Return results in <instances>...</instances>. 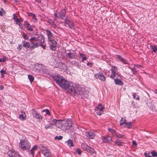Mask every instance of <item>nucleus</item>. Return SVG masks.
Instances as JSON below:
<instances>
[{"label": "nucleus", "instance_id": "obj_40", "mask_svg": "<svg viewBox=\"0 0 157 157\" xmlns=\"http://www.w3.org/2000/svg\"><path fill=\"white\" fill-rule=\"evenodd\" d=\"M76 66L79 68L80 69H82L83 67H84V66L82 65L79 62H78Z\"/></svg>", "mask_w": 157, "mask_h": 157}, {"label": "nucleus", "instance_id": "obj_55", "mask_svg": "<svg viewBox=\"0 0 157 157\" xmlns=\"http://www.w3.org/2000/svg\"><path fill=\"white\" fill-rule=\"evenodd\" d=\"M144 154L145 156V157H151V155H150L149 153H148V155H147L146 153L145 152L144 153Z\"/></svg>", "mask_w": 157, "mask_h": 157}, {"label": "nucleus", "instance_id": "obj_42", "mask_svg": "<svg viewBox=\"0 0 157 157\" xmlns=\"http://www.w3.org/2000/svg\"><path fill=\"white\" fill-rule=\"evenodd\" d=\"M93 64V63L89 62H87V63H86L87 66H90V67H92Z\"/></svg>", "mask_w": 157, "mask_h": 157}, {"label": "nucleus", "instance_id": "obj_15", "mask_svg": "<svg viewBox=\"0 0 157 157\" xmlns=\"http://www.w3.org/2000/svg\"><path fill=\"white\" fill-rule=\"evenodd\" d=\"M33 117L39 119H42V117L40 114H38L37 112L34 110V109L32 110Z\"/></svg>", "mask_w": 157, "mask_h": 157}, {"label": "nucleus", "instance_id": "obj_47", "mask_svg": "<svg viewBox=\"0 0 157 157\" xmlns=\"http://www.w3.org/2000/svg\"><path fill=\"white\" fill-rule=\"evenodd\" d=\"M131 69L133 74H136V71L135 67H134L132 68H131Z\"/></svg>", "mask_w": 157, "mask_h": 157}, {"label": "nucleus", "instance_id": "obj_56", "mask_svg": "<svg viewBox=\"0 0 157 157\" xmlns=\"http://www.w3.org/2000/svg\"><path fill=\"white\" fill-rule=\"evenodd\" d=\"M14 21H16L17 24H18L19 23H20L19 21V19L18 18H16V19H15Z\"/></svg>", "mask_w": 157, "mask_h": 157}, {"label": "nucleus", "instance_id": "obj_10", "mask_svg": "<svg viewBox=\"0 0 157 157\" xmlns=\"http://www.w3.org/2000/svg\"><path fill=\"white\" fill-rule=\"evenodd\" d=\"M94 77L97 79H99L102 81H104L105 80V77L101 72H99L95 75Z\"/></svg>", "mask_w": 157, "mask_h": 157}, {"label": "nucleus", "instance_id": "obj_3", "mask_svg": "<svg viewBox=\"0 0 157 157\" xmlns=\"http://www.w3.org/2000/svg\"><path fill=\"white\" fill-rule=\"evenodd\" d=\"M60 123L59 128H61L63 129H67L72 127V122L70 120H60Z\"/></svg>", "mask_w": 157, "mask_h": 157}, {"label": "nucleus", "instance_id": "obj_18", "mask_svg": "<svg viewBox=\"0 0 157 157\" xmlns=\"http://www.w3.org/2000/svg\"><path fill=\"white\" fill-rule=\"evenodd\" d=\"M22 43L23 44L22 45V47L24 48H25L26 49H28L30 48V44L29 42H26L24 40L22 41Z\"/></svg>", "mask_w": 157, "mask_h": 157}, {"label": "nucleus", "instance_id": "obj_32", "mask_svg": "<svg viewBox=\"0 0 157 157\" xmlns=\"http://www.w3.org/2000/svg\"><path fill=\"white\" fill-rule=\"evenodd\" d=\"M151 47L154 52L155 53L157 52V47L155 46L151 45Z\"/></svg>", "mask_w": 157, "mask_h": 157}, {"label": "nucleus", "instance_id": "obj_50", "mask_svg": "<svg viewBox=\"0 0 157 157\" xmlns=\"http://www.w3.org/2000/svg\"><path fill=\"white\" fill-rule=\"evenodd\" d=\"M108 129L109 132H111L113 134L115 133V131L113 129L109 128Z\"/></svg>", "mask_w": 157, "mask_h": 157}, {"label": "nucleus", "instance_id": "obj_19", "mask_svg": "<svg viewBox=\"0 0 157 157\" xmlns=\"http://www.w3.org/2000/svg\"><path fill=\"white\" fill-rule=\"evenodd\" d=\"M52 122L55 124V125L58 128H60L59 124H60V120H58L55 119H53L52 120Z\"/></svg>", "mask_w": 157, "mask_h": 157}, {"label": "nucleus", "instance_id": "obj_58", "mask_svg": "<svg viewBox=\"0 0 157 157\" xmlns=\"http://www.w3.org/2000/svg\"><path fill=\"white\" fill-rule=\"evenodd\" d=\"M70 21L69 20V18H68V17H67L66 18H65L64 21V23H66V22L68 21Z\"/></svg>", "mask_w": 157, "mask_h": 157}, {"label": "nucleus", "instance_id": "obj_4", "mask_svg": "<svg viewBox=\"0 0 157 157\" xmlns=\"http://www.w3.org/2000/svg\"><path fill=\"white\" fill-rule=\"evenodd\" d=\"M20 147L23 150H25L29 149L30 148V145L29 142L25 140H21L20 143Z\"/></svg>", "mask_w": 157, "mask_h": 157}, {"label": "nucleus", "instance_id": "obj_2", "mask_svg": "<svg viewBox=\"0 0 157 157\" xmlns=\"http://www.w3.org/2000/svg\"><path fill=\"white\" fill-rule=\"evenodd\" d=\"M36 36L31 37L29 40L31 42L30 47L31 50H33L35 48H38L40 45L41 43L43 42L42 40L43 35L35 34Z\"/></svg>", "mask_w": 157, "mask_h": 157}, {"label": "nucleus", "instance_id": "obj_36", "mask_svg": "<svg viewBox=\"0 0 157 157\" xmlns=\"http://www.w3.org/2000/svg\"><path fill=\"white\" fill-rule=\"evenodd\" d=\"M42 71L44 74H45L47 75H48L49 74V71L47 69L43 68L42 69Z\"/></svg>", "mask_w": 157, "mask_h": 157}, {"label": "nucleus", "instance_id": "obj_16", "mask_svg": "<svg viewBox=\"0 0 157 157\" xmlns=\"http://www.w3.org/2000/svg\"><path fill=\"white\" fill-rule=\"evenodd\" d=\"M104 109L103 107H97L95 108V111L98 115H100L103 113V110Z\"/></svg>", "mask_w": 157, "mask_h": 157}, {"label": "nucleus", "instance_id": "obj_11", "mask_svg": "<svg viewBox=\"0 0 157 157\" xmlns=\"http://www.w3.org/2000/svg\"><path fill=\"white\" fill-rule=\"evenodd\" d=\"M66 13V10L64 9L62 10L61 11L58 13V18L63 19L65 17Z\"/></svg>", "mask_w": 157, "mask_h": 157}, {"label": "nucleus", "instance_id": "obj_24", "mask_svg": "<svg viewBox=\"0 0 157 157\" xmlns=\"http://www.w3.org/2000/svg\"><path fill=\"white\" fill-rule=\"evenodd\" d=\"M37 149V146L36 145H34L31 149V154L33 156H34L35 153L34 151Z\"/></svg>", "mask_w": 157, "mask_h": 157}, {"label": "nucleus", "instance_id": "obj_37", "mask_svg": "<svg viewBox=\"0 0 157 157\" xmlns=\"http://www.w3.org/2000/svg\"><path fill=\"white\" fill-rule=\"evenodd\" d=\"M126 120L125 119H124L123 118H122L120 121V125H121L123 124H124L125 123V122H126Z\"/></svg>", "mask_w": 157, "mask_h": 157}, {"label": "nucleus", "instance_id": "obj_44", "mask_svg": "<svg viewBox=\"0 0 157 157\" xmlns=\"http://www.w3.org/2000/svg\"><path fill=\"white\" fill-rule=\"evenodd\" d=\"M63 138V137L62 136H56L55 137V140H57L58 139L59 140H61Z\"/></svg>", "mask_w": 157, "mask_h": 157}, {"label": "nucleus", "instance_id": "obj_22", "mask_svg": "<svg viewBox=\"0 0 157 157\" xmlns=\"http://www.w3.org/2000/svg\"><path fill=\"white\" fill-rule=\"evenodd\" d=\"M114 80L115 84L119 85L120 86L122 85L123 84V82L119 79L116 78L114 79Z\"/></svg>", "mask_w": 157, "mask_h": 157}, {"label": "nucleus", "instance_id": "obj_17", "mask_svg": "<svg viewBox=\"0 0 157 157\" xmlns=\"http://www.w3.org/2000/svg\"><path fill=\"white\" fill-rule=\"evenodd\" d=\"M104 143H109L112 140L111 137L107 136L106 137H104L102 139Z\"/></svg>", "mask_w": 157, "mask_h": 157}, {"label": "nucleus", "instance_id": "obj_46", "mask_svg": "<svg viewBox=\"0 0 157 157\" xmlns=\"http://www.w3.org/2000/svg\"><path fill=\"white\" fill-rule=\"evenodd\" d=\"M22 36L23 38L25 40H28L29 36H27V35L26 34L23 33L22 34Z\"/></svg>", "mask_w": 157, "mask_h": 157}, {"label": "nucleus", "instance_id": "obj_54", "mask_svg": "<svg viewBox=\"0 0 157 157\" xmlns=\"http://www.w3.org/2000/svg\"><path fill=\"white\" fill-rule=\"evenodd\" d=\"M123 136V135L121 134H118L116 136V137L118 138H120L122 137Z\"/></svg>", "mask_w": 157, "mask_h": 157}, {"label": "nucleus", "instance_id": "obj_48", "mask_svg": "<svg viewBox=\"0 0 157 157\" xmlns=\"http://www.w3.org/2000/svg\"><path fill=\"white\" fill-rule=\"evenodd\" d=\"M6 59L5 57H3V58H0V62H4Z\"/></svg>", "mask_w": 157, "mask_h": 157}, {"label": "nucleus", "instance_id": "obj_6", "mask_svg": "<svg viewBox=\"0 0 157 157\" xmlns=\"http://www.w3.org/2000/svg\"><path fill=\"white\" fill-rule=\"evenodd\" d=\"M50 45V48L52 50L55 51L56 50V47L57 44V42L52 38L48 40Z\"/></svg>", "mask_w": 157, "mask_h": 157}, {"label": "nucleus", "instance_id": "obj_20", "mask_svg": "<svg viewBox=\"0 0 157 157\" xmlns=\"http://www.w3.org/2000/svg\"><path fill=\"white\" fill-rule=\"evenodd\" d=\"M66 56L69 59H74L75 58V54L72 52H69L67 54Z\"/></svg>", "mask_w": 157, "mask_h": 157}, {"label": "nucleus", "instance_id": "obj_29", "mask_svg": "<svg viewBox=\"0 0 157 157\" xmlns=\"http://www.w3.org/2000/svg\"><path fill=\"white\" fill-rule=\"evenodd\" d=\"M123 142L120 141L119 140H117L116 141L115 144L116 145L118 146H121L122 145Z\"/></svg>", "mask_w": 157, "mask_h": 157}, {"label": "nucleus", "instance_id": "obj_7", "mask_svg": "<svg viewBox=\"0 0 157 157\" xmlns=\"http://www.w3.org/2000/svg\"><path fill=\"white\" fill-rule=\"evenodd\" d=\"M7 154L10 157H20L21 156L19 155V153L14 150L9 151Z\"/></svg>", "mask_w": 157, "mask_h": 157}, {"label": "nucleus", "instance_id": "obj_53", "mask_svg": "<svg viewBox=\"0 0 157 157\" xmlns=\"http://www.w3.org/2000/svg\"><path fill=\"white\" fill-rule=\"evenodd\" d=\"M74 23H72V24H71V25H69V27L71 29H74Z\"/></svg>", "mask_w": 157, "mask_h": 157}, {"label": "nucleus", "instance_id": "obj_8", "mask_svg": "<svg viewBox=\"0 0 157 157\" xmlns=\"http://www.w3.org/2000/svg\"><path fill=\"white\" fill-rule=\"evenodd\" d=\"M7 154L10 157H20L21 156L19 155V153L14 150L9 151Z\"/></svg>", "mask_w": 157, "mask_h": 157}, {"label": "nucleus", "instance_id": "obj_35", "mask_svg": "<svg viewBox=\"0 0 157 157\" xmlns=\"http://www.w3.org/2000/svg\"><path fill=\"white\" fill-rule=\"evenodd\" d=\"M117 70V67L116 66H113L112 67L111 71V73H113L116 72Z\"/></svg>", "mask_w": 157, "mask_h": 157}, {"label": "nucleus", "instance_id": "obj_31", "mask_svg": "<svg viewBox=\"0 0 157 157\" xmlns=\"http://www.w3.org/2000/svg\"><path fill=\"white\" fill-rule=\"evenodd\" d=\"M125 124V126L128 128H130L132 127V124L130 122H125L124 123Z\"/></svg>", "mask_w": 157, "mask_h": 157}, {"label": "nucleus", "instance_id": "obj_26", "mask_svg": "<svg viewBox=\"0 0 157 157\" xmlns=\"http://www.w3.org/2000/svg\"><path fill=\"white\" fill-rule=\"evenodd\" d=\"M117 56L118 57V58L119 59H120L121 60V61H122V62H123L125 64L127 63V62L126 60L125 59H124V58H122L121 56H120L119 55H117Z\"/></svg>", "mask_w": 157, "mask_h": 157}, {"label": "nucleus", "instance_id": "obj_62", "mask_svg": "<svg viewBox=\"0 0 157 157\" xmlns=\"http://www.w3.org/2000/svg\"><path fill=\"white\" fill-rule=\"evenodd\" d=\"M17 25H19V26L20 27L21 29H22V28H23V26H22V24L21 23H19V24H18Z\"/></svg>", "mask_w": 157, "mask_h": 157}, {"label": "nucleus", "instance_id": "obj_13", "mask_svg": "<svg viewBox=\"0 0 157 157\" xmlns=\"http://www.w3.org/2000/svg\"><path fill=\"white\" fill-rule=\"evenodd\" d=\"M86 151H87L89 153L93 156L94 157L96 156V154L94 149L90 146L88 147V148Z\"/></svg>", "mask_w": 157, "mask_h": 157}, {"label": "nucleus", "instance_id": "obj_63", "mask_svg": "<svg viewBox=\"0 0 157 157\" xmlns=\"http://www.w3.org/2000/svg\"><path fill=\"white\" fill-rule=\"evenodd\" d=\"M4 86L2 85H0V90H2L4 89Z\"/></svg>", "mask_w": 157, "mask_h": 157}, {"label": "nucleus", "instance_id": "obj_12", "mask_svg": "<svg viewBox=\"0 0 157 157\" xmlns=\"http://www.w3.org/2000/svg\"><path fill=\"white\" fill-rule=\"evenodd\" d=\"M85 136L88 138L92 139L95 136V134L92 132H87L85 133Z\"/></svg>", "mask_w": 157, "mask_h": 157}, {"label": "nucleus", "instance_id": "obj_61", "mask_svg": "<svg viewBox=\"0 0 157 157\" xmlns=\"http://www.w3.org/2000/svg\"><path fill=\"white\" fill-rule=\"evenodd\" d=\"M28 13V15H29L30 16H32V17L33 16V15L34 14V13Z\"/></svg>", "mask_w": 157, "mask_h": 157}, {"label": "nucleus", "instance_id": "obj_25", "mask_svg": "<svg viewBox=\"0 0 157 157\" xmlns=\"http://www.w3.org/2000/svg\"><path fill=\"white\" fill-rule=\"evenodd\" d=\"M20 119L22 121L26 120V115L25 113H22L19 116Z\"/></svg>", "mask_w": 157, "mask_h": 157}, {"label": "nucleus", "instance_id": "obj_45", "mask_svg": "<svg viewBox=\"0 0 157 157\" xmlns=\"http://www.w3.org/2000/svg\"><path fill=\"white\" fill-rule=\"evenodd\" d=\"M78 62L76 61H72L71 63H72V64L74 65L75 66H77V65L78 64Z\"/></svg>", "mask_w": 157, "mask_h": 157}, {"label": "nucleus", "instance_id": "obj_51", "mask_svg": "<svg viewBox=\"0 0 157 157\" xmlns=\"http://www.w3.org/2000/svg\"><path fill=\"white\" fill-rule=\"evenodd\" d=\"M29 24L27 21H25L24 22V26H28V25H29Z\"/></svg>", "mask_w": 157, "mask_h": 157}, {"label": "nucleus", "instance_id": "obj_28", "mask_svg": "<svg viewBox=\"0 0 157 157\" xmlns=\"http://www.w3.org/2000/svg\"><path fill=\"white\" fill-rule=\"evenodd\" d=\"M42 40H43V42H42L41 43L40 45V46H41V47L43 49H45L46 48V45L45 44H43V43H44V37L43 36Z\"/></svg>", "mask_w": 157, "mask_h": 157}, {"label": "nucleus", "instance_id": "obj_41", "mask_svg": "<svg viewBox=\"0 0 157 157\" xmlns=\"http://www.w3.org/2000/svg\"><path fill=\"white\" fill-rule=\"evenodd\" d=\"M26 28L27 30H30L31 31H32L33 30V29L31 28V26L30 24L29 25H28V26H26Z\"/></svg>", "mask_w": 157, "mask_h": 157}, {"label": "nucleus", "instance_id": "obj_9", "mask_svg": "<svg viewBox=\"0 0 157 157\" xmlns=\"http://www.w3.org/2000/svg\"><path fill=\"white\" fill-rule=\"evenodd\" d=\"M70 90L72 94H81V93L77 87L73 86L70 87Z\"/></svg>", "mask_w": 157, "mask_h": 157}, {"label": "nucleus", "instance_id": "obj_5", "mask_svg": "<svg viewBox=\"0 0 157 157\" xmlns=\"http://www.w3.org/2000/svg\"><path fill=\"white\" fill-rule=\"evenodd\" d=\"M41 150L45 157H52L51 152L46 147L43 146L41 147Z\"/></svg>", "mask_w": 157, "mask_h": 157}, {"label": "nucleus", "instance_id": "obj_1", "mask_svg": "<svg viewBox=\"0 0 157 157\" xmlns=\"http://www.w3.org/2000/svg\"><path fill=\"white\" fill-rule=\"evenodd\" d=\"M52 77L56 83L61 88L65 89H67L70 87V83L63 77L57 74H53Z\"/></svg>", "mask_w": 157, "mask_h": 157}, {"label": "nucleus", "instance_id": "obj_30", "mask_svg": "<svg viewBox=\"0 0 157 157\" xmlns=\"http://www.w3.org/2000/svg\"><path fill=\"white\" fill-rule=\"evenodd\" d=\"M53 125V124L51 123L48 124H47L46 125H45V128L46 129H47L49 128L50 129L52 128Z\"/></svg>", "mask_w": 157, "mask_h": 157}, {"label": "nucleus", "instance_id": "obj_43", "mask_svg": "<svg viewBox=\"0 0 157 157\" xmlns=\"http://www.w3.org/2000/svg\"><path fill=\"white\" fill-rule=\"evenodd\" d=\"M75 151L79 155H81V153H82L80 149H79V148L75 150Z\"/></svg>", "mask_w": 157, "mask_h": 157}, {"label": "nucleus", "instance_id": "obj_64", "mask_svg": "<svg viewBox=\"0 0 157 157\" xmlns=\"http://www.w3.org/2000/svg\"><path fill=\"white\" fill-rule=\"evenodd\" d=\"M152 91L155 94H157V89H155L154 90H153Z\"/></svg>", "mask_w": 157, "mask_h": 157}, {"label": "nucleus", "instance_id": "obj_57", "mask_svg": "<svg viewBox=\"0 0 157 157\" xmlns=\"http://www.w3.org/2000/svg\"><path fill=\"white\" fill-rule=\"evenodd\" d=\"M0 72L1 74H6V72L4 70L2 69L0 71Z\"/></svg>", "mask_w": 157, "mask_h": 157}, {"label": "nucleus", "instance_id": "obj_49", "mask_svg": "<svg viewBox=\"0 0 157 157\" xmlns=\"http://www.w3.org/2000/svg\"><path fill=\"white\" fill-rule=\"evenodd\" d=\"M73 22L69 21H67L65 23V24H67L68 26L71 25V24H72Z\"/></svg>", "mask_w": 157, "mask_h": 157}, {"label": "nucleus", "instance_id": "obj_23", "mask_svg": "<svg viewBox=\"0 0 157 157\" xmlns=\"http://www.w3.org/2000/svg\"><path fill=\"white\" fill-rule=\"evenodd\" d=\"M66 142L68 144V145H69L70 147H72L74 146V144L72 140L69 139Z\"/></svg>", "mask_w": 157, "mask_h": 157}, {"label": "nucleus", "instance_id": "obj_14", "mask_svg": "<svg viewBox=\"0 0 157 157\" xmlns=\"http://www.w3.org/2000/svg\"><path fill=\"white\" fill-rule=\"evenodd\" d=\"M45 31L47 35L48 40L54 38V37L53 36V34L50 30L48 29H46Z\"/></svg>", "mask_w": 157, "mask_h": 157}, {"label": "nucleus", "instance_id": "obj_33", "mask_svg": "<svg viewBox=\"0 0 157 157\" xmlns=\"http://www.w3.org/2000/svg\"><path fill=\"white\" fill-rule=\"evenodd\" d=\"M151 154L153 157L157 156V152L155 150H153L151 152Z\"/></svg>", "mask_w": 157, "mask_h": 157}, {"label": "nucleus", "instance_id": "obj_38", "mask_svg": "<svg viewBox=\"0 0 157 157\" xmlns=\"http://www.w3.org/2000/svg\"><path fill=\"white\" fill-rule=\"evenodd\" d=\"M117 75H118V74L116 73V72L113 73H111V75H110V77L112 78H113L114 77H116Z\"/></svg>", "mask_w": 157, "mask_h": 157}, {"label": "nucleus", "instance_id": "obj_39", "mask_svg": "<svg viewBox=\"0 0 157 157\" xmlns=\"http://www.w3.org/2000/svg\"><path fill=\"white\" fill-rule=\"evenodd\" d=\"M42 112H46V114L48 115H50V113L49 110L48 109H44L42 111Z\"/></svg>", "mask_w": 157, "mask_h": 157}, {"label": "nucleus", "instance_id": "obj_60", "mask_svg": "<svg viewBox=\"0 0 157 157\" xmlns=\"http://www.w3.org/2000/svg\"><path fill=\"white\" fill-rule=\"evenodd\" d=\"M13 19L14 20H15V19H16V18H17V16L15 14H13Z\"/></svg>", "mask_w": 157, "mask_h": 157}, {"label": "nucleus", "instance_id": "obj_52", "mask_svg": "<svg viewBox=\"0 0 157 157\" xmlns=\"http://www.w3.org/2000/svg\"><path fill=\"white\" fill-rule=\"evenodd\" d=\"M22 46L21 44L18 45L17 49L18 50H21L22 49Z\"/></svg>", "mask_w": 157, "mask_h": 157}, {"label": "nucleus", "instance_id": "obj_34", "mask_svg": "<svg viewBox=\"0 0 157 157\" xmlns=\"http://www.w3.org/2000/svg\"><path fill=\"white\" fill-rule=\"evenodd\" d=\"M28 78L31 82H32L34 80V78L32 75H28Z\"/></svg>", "mask_w": 157, "mask_h": 157}, {"label": "nucleus", "instance_id": "obj_21", "mask_svg": "<svg viewBox=\"0 0 157 157\" xmlns=\"http://www.w3.org/2000/svg\"><path fill=\"white\" fill-rule=\"evenodd\" d=\"M79 55L80 56L82 57V60H81V61L82 62L84 63V60L87 59L88 58L86 56V55L85 54L82 53H80Z\"/></svg>", "mask_w": 157, "mask_h": 157}, {"label": "nucleus", "instance_id": "obj_27", "mask_svg": "<svg viewBox=\"0 0 157 157\" xmlns=\"http://www.w3.org/2000/svg\"><path fill=\"white\" fill-rule=\"evenodd\" d=\"M82 148L85 151H86L87 148H88V147H89V146H88L85 143H82Z\"/></svg>", "mask_w": 157, "mask_h": 157}, {"label": "nucleus", "instance_id": "obj_59", "mask_svg": "<svg viewBox=\"0 0 157 157\" xmlns=\"http://www.w3.org/2000/svg\"><path fill=\"white\" fill-rule=\"evenodd\" d=\"M132 145L133 146H136L137 145L135 141H132Z\"/></svg>", "mask_w": 157, "mask_h": 157}]
</instances>
